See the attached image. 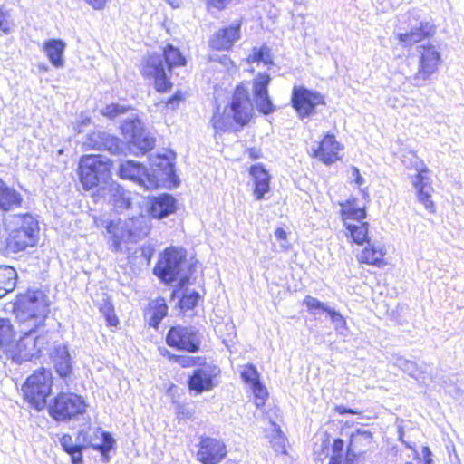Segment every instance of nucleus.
Listing matches in <instances>:
<instances>
[{"label": "nucleus", "mask_w": 464, "mask_h": 464, "mask_svg": "<svg viewBox=\"0 0 464 464\" xmlns=\"http://www.w3.org/2000/svg\"><path fill=\"white\" fill-rule=\"evenodd\" d=\"M440 63L441 56L436 46L420 45L415 55L407 57L401 72L411 85L421 87L433 79Z\"/></svg>", "instance_id": "nucleus-1"}, {"label": "nucleus", "mask_w": 464, "mask_h": 464, "mask_svg": "<svg viewBox=\"0 0 464 464\" xmlns=\"http://www.w3.org/2000/svg\"><path fill=\"white\" fill-rule=\"evenodd\" d=\"M253 105L249 98L248 91L242 85H238L232 96L229 109L223 112L217 108L211 119V124L217 132L226 130L233 125V122L240 125L246 124L252 116Z\"/></svg>", "instance_id": "nucleus-2"}, {"label": "nucleus", "mask_w": 464, "mask_h": 464, "mask_svg": "<svg viewBox=\"0 0 464 464\" xmlns=\"http://www.w3.org/2000/svg\"><path fill=\"white\" fill-rule=\"evenodd\" d=\"M47 295L41 290L28 291L17 296L13 311L22 324L29 323V325L37 328L49 312Z\"/></svg>", "instance_id": "nucleus-3"}, {"label": "nucleus", "mask_w": 464, "mask_h": 464, "mask_svg": "<svg viewBox=\"0 0 464 464\" xmlns=\"http://www.w3.org/2000/svg\"><path fill=\"white\" fill-rule=\"evenodd\" d=\"M7 227L9 235L6 248L12 253H18L33 246L37 241L38 222L30 214L10 217Z\"/></svg>", "instance_id": "nucleus-4"}, {"label": "nucleus", "mask_w": 464, "mask_h": 464, "mask_svg": "<svg viewBox=\"0 0 464 464\" xmlns=\"http://www.w3.org/2000/svg\"><path fill=\"white\" fill-rule=\"evenodd\" d=\"M402 163L406 168L417 171L416 174L411 176V182L416 191L417 199L430 213H434L435 205L431 200L434 188L429 177L430 169L423 160L411 151L403 155Z\"/></svg>", "instance_id": "nucleus-5"}, {"label": "nucleus", "mask_w": 464, "mask_h": 464, "mask_svg": "<svg viewBox=\"0 0 464 464\" xmlns=\"http://www.w3.org/2000/svg\"><path fill=\"white\" fill-rule=\"evenodd\" d=\"M110 160L102 155H85L79 162L80 180L86 190L107 184L111 178Z\"/></svg>", "instance_id": "nucleus-6"}, {"label": "nucleus", "mask_w": 464, "mask_h": 464, "mask_svg": "<svg viewBox=\"0 0 464 464\" xmlns=\"http://www.w3.org/2000/svg\"><path fill=\"white\" fill-rule=\"evenodd\" d=\"M51 391L52 372L44 368H41L30 375L22 387L24 399L38 411L44 408Z\"/></svg>", "instance_id": "nucleus-7"}, {"label": "nucleus", "mask_w": 464, "mask_h": 464, "mask_svg": "<svg viewBox=\"0 0 464 464\" xmlns=\"http://www.w3.org/2000/svg\"><path fill=\"white\" fill-rule=\"evenodd\" d=\"M82 397L72 392H60L49 406V414L56 421L75 420L86 411Z\"/></svg>", "instance_id": "nucleus-8"}, {"label": "nucleus", "mask_w": 464, "mask_h": 464, "mask_svg": "<svg viewBox=\"0 0 464 464\" xmlns=\"http://www.w3.org/2000/svg\"><path fill=\"white\" fill-rule=\"evenodd\" d=\"M35 328L24 330V335L13 345L8 358L16 363L24 361H30L33 358L39 357L45 345L48 343L46 335H35Z\"/></svg>", "instance_id": "nucleus-9"}, {"label": "nucleus", "mask_w": 464, "mask_h": 464, "mask_svg": "<svg viewBox=\"0 0 464 464\" xmlns=\"http://www.w3.org/2000/svg\"><path fill=\"white\" fill-rule=\"evenodd\" d=\"M184 261L185 256L181 250L173 247L168 248L155 267V274L168 284L178 279L183 283L186 277L180 276V272Z\"/></svg>", "instance_id": "nucleus-10"}, {"label": "nucleus", "mask_w": 464, "mask_h": 464, "mask_svg": "<svg viewBox=\"0 0 464 464\" xmlns=\"http://www.w3.org/2000/svg\"><path fill=\"white\" fill-rule=\"evenodd\" d=\"M123 134L130 136V150L135 154H144L153 149L155 138L143 129V124L138 118H128L121 123Z\"/></svg>", "instance_id": "nucleus-11"}, {"label": "nucleus", "mask_w": 464, "mask_h": 464, "mask_svg": "<svg viewBox=\"0 0 464 464\" xmlns=\"http://www.w3.org/2000/svg\"><path fill=\"white\" fill-rule=\"evenodd\" d=\"M291 102L300 118L308 117L315 113L317 105L324 104V97L316 91L304 86H294Z\"/></svg>", "instance_id": "nucleus-12"}, {"label": "nucleus", "mask_w": 464, "mask_h": 464, "mask_svg": "<svg viewBox=\"0 0 464 464\" xmlns=\"http://www.w3.org/2000/svg\"><path fill=\"white\" fill-rule=\"evenodd\" d=\"M141 72L146 78L154 81V87L157 92H165L172 87L162 57L160 54L148 55L142 62Z\"/></svg>", "instance_id": "nucleus-13"}, {"label": "nucleus", "mask_w": 464, "mask_h": 464, "mask_svg": "<svg viewBox=\"0 0 464 464\" xmlns=\"http://www.w3.org/2000/svg\"><path fill=\"white\" fill-rule=\"evenodd\" d=\"M151 169L147 177L146 189H154L159 188L162 183L172 182L176 179L174 164L166 155H156L150 158Z\"/></svg>", "instance_id": "nucleus-14"}, {"label": "nucleus", "mask_w": 464, "mask_h": 464, "mask_svg": "<svg viewBox=\"0 0 464 464\" xmlns=\"http://www.w3.org/2000/svg\"><path fill=\"white\" fill-rule=\"evenodd\" d=\"M201 343L200 334L193 327L175 326L167 335V343L171 347L196 353L199 350Z\"/></svg>", "instance_id": "nucleus-15"}, {"label": "nucleus", "mask_w": 464, "mask_h": 464, "mask_svg": "<svg viewBox=\"0 0 464 464\" xmlns=\"http://www.w3.org/2000/svg\"><path fill=\"white\" fill-rule=\"evenodd\" d=\"M227 455L225 444L214 438L204 437L199 442L197 459L203 464H218Z\"/></svg>", "instance_id": "nucleus-16"}, {"label": "nucleus", "mask_w": 464, "mask_h": 464, "mask_svg": "<svg viewBox=\"0 0 464 464\" xmlns=\"http://www.w3.org/2000/svg\"><path fill=\"white\" fill-rule=\"evenodd\" d=\"M218 372L219 370L217 367L204 363L189 376L188 388L197 393L211 391L215 387L214 379Z\"/></svg>", "instance_id": "nucleus-17"}, {"label": "nucleus", "mask_w": 464, "mask_h": 464, "mask_svg": "<svg viewBox=\"0 0 464 464\" xmlns=\"http://www.w3.org/2000/svg\"><path fill=\"white\" fill-rule=\"evenodd\" d=\"M375 448L372 434L371 431L357 429L350 435V441L347 450L348 460L363 457L367 452L372 451Z\"/></svg>", "instance_id": "nucleus-18"}, {"label": "nucleus", "mask_w": 464, "mask_h": 464, "mask_svg": "<svg viewBox=\"0 0 464 464\" xmlns=\"http://www.w3.org/2000/svg\"><path fill=\"white\" fill-rule=\"evenodd\" d=\"M267 73H258L253 82L255 102L259 111L269 114L274 111V105L268 96L267 87L270 82Z\"/></svg>", "instance_id": "nucleus-19"}, {"label": "nucleus", "mask_w": 464, "mask_h": 464, "mask_svg": "<svg viewBox=\"0 0 464 464\" xmlns=\"http://www.w3.org/2000/svg\"><path fill=\"white\" fill-rule=\"evenodd\" d=\"M108 234L111 235V246L114 251H119L121 242L131 241L129 232V219L111 220L106 227Z\"/></svg>", "instance_id": "nucleus-20"}, {"label": "nucleus", "mask_w": 464, "mask_h": 464, "mask_svg": "<svg viewBox=\"0 0 464 464\" xmlns=\"http://www.w3.org/2000/svg\"><path fill=\"white\" fill-rule=\"evenodd\" d=\"M341 150L342 147L336 141L335 137L327 134L320 142L318 149L314 150V157L325 164H332L340 159L338 154Z\"/></svg>", "instance_id": "nucleus-21"}, {"label": "nucleus", "mask_w": 464, "mask_h": 464, "mask_svg": "<svg viewBox=\"0 0 464 464\" xmlns=\"http://www.w3.org/2000/svg\"><path fill=\"white\" fill-rule=\"evenodd\" d=\"M239 25L223 28L213 34L209 44L216 50H228L239 39Z\"/></svg>", "instance_id": "nucleus-22"}, {"label": "nucleus", "mask_w": 464, "mask_h": 464, "mask_svg": "<svg viewBox=\"0 0 464 464\" xmlns=\"http://www.w3.org/2000/svg\"><path fill=\"white\" fill-rule=\"evenodd\" d=\"M120 176L122 179H127L137 182L140 186L146 188L147 177H149V170L141 164L134 160H127L120 166Z\"/></svg>", "instance_id": "nucleus-23"}, {"label": "nucleus", "mask_w": 464, "mask_h": 464, "mask_svg": "<svg viewBox=\"0 0 464 464\" xmlns=\"http://www.w3.org/2000/svg\"><path fill=\"white\" fill-rule=\"evenodd\" d=\"M433 33V25L429 22H420L419 25L412 28L410 32L399 33L398 40L404 47L411 46L422 39L428 37Z\"/></svg>", "instance_id": "nucleus-24"}, {"label": "nucleus", "mask_w": 464, "mask_h": 464, "mask_svg": "<svg viewBox=\"0 0 464 464\" xmlns=\"http://www.w3.org/2000/svg\"><path fill=\"white\" fill-rule=\"evenodd\" d=\"M175 198L169 194H161L153 198L150 206V215L156 218H163L176 209Z\"/></svg>", "instance_id": "nucleus-25"}, {"label": "nucleus", "mask_w": 464, "mask_h": 464, "mask_svg": "<svg viewBox=\"0 0 464 464\" xmlns=\"http://www.w3.org/2000/svg\"><path fill=\"white\" fill-rule=\"evenodd\" d=\"M22 201L21 194L0 179V210L10 211L20 207Z\"/></svg>", "instance_id": "nucleus-26"}, {"label": "nucleus", "mask_w": 464, "mask_h": 464, "mask_svg": "<svg viewBox=\"0 0 464 464\" xmlns=\"http://www.w3.org/2000/svg\"><path fill=\"white\" fill-rule=\"evenodd\" d=\"M249 172L254 179V194L256 199L260 200L269 190L270 176L261 165L252 166Z\"/></svg>", "instance_id": "nucleus-27"}, {"label": "nucleus", "mask_w": 464, "mask_h": 464, "mask_svg": "<svg viewBox=\"0 0 464 464\" xmlns=\"http://www.w3.org/2000/svg\"><path fill=\"white\" fill-rule=\"evenodd\" d=\"M168 314V305L164 298L160 297L151 301L145 312V317L149 324L157 328L162 319Z\"/></svg>", "instance_id": "nucleus-28"}, {"label": "nucleus", "mask_w": 464, "mask_h": 464, "mask_svg": "<svg viewBox=\"0 0 464 464\" xmlns=\"http://www.w3.org/2000/svg\"><path fill=\"white\" fill-rule=\"evenodd\" d=\"M66 44L60 39H50L44 44V51L51 63L55 67L63 66V54Z\"/></svg>", "instance_id": "nucleus-29"}, {"label": "nucleus", "mask_w": 464, "mask_h": 464, "mask_svg": "<svg viewBox=\"0 0 464 464\" xmlns=\"http://www.w3.org/2000/svg\"><path fill=\"white\" fill-rule=\"evenodd\" d=\"M341 214L343 221L345 225L348 223L360 224L363 223L362 219L365 218L366 213L364 208L355 206V199L347 200L341 205Z\"/></svg>", "instance_id": "nucleus-30"}, {"label": "nucleus", "mask_w": 464, "mask_h": 464, "mask_svg": "<svg viewBox=\"0 0 464 464\" xmlns=\"http://www.w3.org/2000/svg\"><path fill=\"white\" fill-rule=\"evenodd\" d=\"M93 437H90L88 446L100 450L103 456L113 448L114 439L108 432L96 429L93 432Z\"/></svg>", "instance_id": "nucleus-31"}, {"label": "nucleus", "mask_w": 464, "mask_h": 464, "mask_svg": "<svg viewBox=\"0 0 464 464\" xmlns=\"http://www.w3.org/2000/svg\"><path fill=\"white\" fill-rule=\"evenodd\" d=\"M14 332L8 319L0 318V349L8 357L14 344Z\"/></svg>", "instance_id": "nucleus-32"}, {"label": "nucleus", "mask_w": 464, "mask_h": 464, "mask_svg": "<svg viewBox=\"0 0 464 464\" xmlns=\"http://www.w3.org/2000/svg\"><path fill=\"white\" fill-rule=\"evenodd\" d=\"M16 271L9 266H0V298L12 292L16 286Z\"/></svg>", "instance_id": "nucleus-33"}, {"label": "nucleus", "mask_w": 464, "mask_h": 464, "mask_svg": "<svg viewBox=\"0 0 464 464\" xmlns=\"http://www.w3.org/2000/svg\"><path fill=\"white\" fill-rule=\"evenodd\" d=\"M54 367L61 377H68L72 372V362L69 352L65 346L56 349L54 355Z\"/></svg>", "instance_id": "nucleus-34"}, {"label": "nucleus", "mask_w": 464, "mask_h": 464, "mask_svg": "<svg viewBox=\"0 0 464 464\" xmlns=\"http://www.w3.org/2000/svg\"><path fill=\"white\" fill-rule=\"evenodd\" d=\"M384 255L385 252L382 247L370 246L369 247L367 246L362 251V253L358 256V260L360 263H364L381 267L385 264L383 260Z\"/></svg>", "instance_id": "nucleus-35"}, {"label": "nucleus", "mask_w": 464, "mask_h": 464, "mask_svg": "<svg viewBox=\"0 0 464 464\" xmlns=\"http://www.w3.org/2000/svg\"><path fill=\"white\" fill-rule=\"evenodd\" d=\"M60 444L63 450L71 456L73 464L82 463V446L77 444L76 441L73 442L71 435L63 434L60 438Z\"/></svg>", "instance_id": "nucleus-36"}, {"label": "nucleus", "mask_w": 464, "mask_h": 464, "mask_svg": "<svg viewBox=\"0 0 464 464\" xmlns=\"http://www.w3.org/2000/svg\"><path fill=\"white\" fill-rule=\"evenodd\" d=\"M150 227L147 224V218L144 216H139L129 218V232L132 242L146 236Z\"/></svg>", "instance_id": "nucleus-37"}, {"label": "nucleus", "mask_w": 464, "mask_h": 464, "mask_svg": "<svg viewBox=\"0 0 464 464\" xmlns=\"http://www.w3.org/2000/svg\"><path fill=\"white\" fill-rule=\"evenodd\" d=\"M163 57L168 65V72L176 66H183L186 63L185 57L181 54L180 51L174 47L172 44H167L163 48Z\"/></svg>", "instance_id": "nucleus-38"}, {"label": "nucleus", "mask_w": 464, "mask_h": 464, "mask_svg": "<svg viewBox=\"0 0 464 464\" xmlns=\"http://www.w3.org/2000/svg\"><path fill=\"white\" fill-rule=\"evenodd\" d=\"M346 229L349 231L351 237L353 240L358 244L362 245L365 241H367L368 238V223H348V225H345Z\"/></svg>", "instance_id": "nucleus-39"}, {"label": "nucleus", "mask_w": 464, "mask_h": 464, "mask_svg": "<svg viewBox=\"0 0 464 464\" xmlns=\"http://www.w3.org/2000/svg\"><path fill=\"white\" fill-rule=\"evenodd\" d=\"M248 63H263L266 66L273 65V58L271 50L267 46H262L261 48H254L252 54L247 58Z\"/></svg>", "instance_id": "nucleus-40"}, {"label": "nucleus", "mask_w": 464, "mask_h": 464, "mask_svg": "<svg viewBox=\"0 0 464 464\" xmlns=\"http://www.w3.org/2000/svg\"><path fill=\"white\" fill-rule=\"evenodd\" d=\"M111 190H115V194L113 195V206L117 211H121L123 209H128L130 205V198L125 194L124 189L120 187L118 184H111Z\"/></svg>", "instance_id": "nucleus-41"}, {"label": "nucleus", "mask_w": 464, "mask_h": 464, "mask_svg": "<svg viewBox=\"0 0 464 464\" xmlns=\"http://www.w3.org/2000/svg\"><path fill=\"white\" fill-rule=\"evenodd\" d=\"M107 132L105 131H94L88 135L83 145L88 149H93L97 150H102L104 140L106 139Z\"/></svg>", "instance_id": "nucleus-42"}, {"label": "nucleus", "mask_w": 464, "mask_h": 464, "mask_svg": "<svg viewBox=\"0 0 464 464\" xmlns=\"http://www.w3.org/2000/svg\"><path fill=\"white\" fill-rule=\"evenodd\" d=\"M123 143L118 138L107 133L102 150H108L111 154H119L122 151Z\"/></svg>", "instance_id": "nucleus-43"}, {"label": "nucleus", "mask_w": 464, "mask_h": 464, "mask_svg": "<svg viewBox=\"0 0 464 464\" xmlns=\"http://www.w3.org/2000/svg\"><path fill=\"white\" fill-rule=\"evenodd\" d=\"M394 365L401 369L404 372L408 373L410 376L417 379V365L415 362L406 360L402 357H397L394 361Z\"/></svg>", "instance_id": "nucleus-44"}, {"label": "nucleus", "mask_w": 464, "mask_h": 464, "mask_svg": "<svg viewBox=\"0 0 464 464\" xmlns=\"http://www.w3.org/2000/svg\"><path fill=\"white\" fill-rule=\"evenodd\" d=\"M172 359L182 367H190L194 365L202 366L205 363V359L199 356L176 355L173 356Z\"/></svg>", "instance_id": "nucleus-45"}, {"label": "nucleus", "mask_w": 464, "mask_h": 464, "mask_svg": "<svg viewBox=\"0 0 464 464\" xmlns=\"http://www.w3.org/2000/svg\"><path fill=\"white\" fill-rule=\"evenodd\" d=\"M240 374L244 382L249 385H252L260 381L259 373L256 368L252 364L244 366Z\"/></svg>", "instance_id": "nucleus-46"}, {"label": "nucleus", "mask_w": 464, "mask_h": 464, "mask_svg": "<svg viewBox=\"0 0 464 464\" xmlns=\"http://www.w3.org/2000/svg\"><path fill=\"white\" fill-rule=\"evenodd\" d=\"M251 386L253 394L255 395V404L257 408L262 407L265 404L266 398L267 396L266 389L261 384L260 381Z\"/></svg>", "instance_id": "nucleus-47"}, {"label": "nucleus", "mask_w": 464, "mask_h": 464, "mask_svg": "<svg viewBox=\"0 0 464 464\" xmlns=\"http://www.w3.org/2000/svg\"><path fill=\"white\" fill-rule=\"evenodd\" d=\"M199 299V295L195 291H186L180 300V306L182 309L189 310L194 308Z\"/></svg>", "instance_id": "nucleus-48"}, {"label": "nucleus", "mask_w": 464, "mask_h": 464, "mask_svg": "<svg viewBox=\"0 0 464 464\" xmlns=\"http://www.w3.org/2000/svg\"><path fill=\"white\" fill-rule=\"evenodd\" d=\"M304 304L306 305L308 311L315 314V310H320L327 313V310H330L329 306H326L323 302L319 301L317 298L313 296H306L304 299Z\"/></svg>", "instance_id": "nucleus-49"}, {"label": "nucleus", "mask_w": 464, "mask_h": 464, "mask_svg": "<svg viewBox=\"0 0 464 464\" xmlns=\"http://www.w3.org/2000/svg\"><path fill=\"white\" fill-rule=\"evenodd\" d=\"M327 314H329L332 323L334 324L336 331L342 332L347 328L346 321L340 313L330 308V310H327Z\"/></svg>", "instance_id": "nucleus-50"}, {"label": "nucleus", "mask_w": 464, "mask_h": 464, "mask_svg": "<svg viewBox=\"0 0 464 464\" xmlns=\"http://www.w3.org/2000/svg\"><path fill=\"white\" fill-rule=\"evenodd\" d=\"M130 108H126L124 106H121V105H119V104H110V105H107L102 111V113L104 115V116H107L108 118L110 119H114L116 117H118L119 115L121 114H123L125 113V111L127 110H129Z\"/></svg>", "instance_id": "nucleus-51"}, {"label": "nucleus", "mask_w": 464, "mask_h": 464, "mask_svg": "<svg viewBox=\"0 0 464 464\" xmlns=\"http://www.w3.org/2000/svg\"><path fill=\"white\" fill-rule=\"evenodd\" d=\"M275 430H276L277 434L274 437V439L271 440L272 447L276 452H285V438L283 435L282 431L280 430L278 426H275Z\"/></svg>", "instance_id": "nucleus-52"}, {"label": "nucleus", "mask_w": 464, "mask_h": 464, "mask_svg": "<svg viewBox=\"0 0 464 464\" xmlns=\"http://www.w3.org/2000/svg\"><path fill=\"white\" fill-rule=\"evenodd\" d=\"M349 179L354 181L357 187L361 188L365 183L364 178L360 174L358 168L352 166L350 168Z\"/></svg>", "instance_id": "nucleus-53"}, {"label": "nucleus", "mask_w": 464, "mask_h": 464, "mask_svg": "<svg viewBox=\"0 0 464 464\" xmlns=\"http://www.w3.org/2000/svg\"><path fill=\"white\" fill-rule=\"evenodd\" d=\"M9 14L0 9V30L4 33L8 34L10 32V21Z\"/></svg>", "instance_id": "nucleus-54"}, {"label": "nucleus", "mask_w": 464, "mask_h": 464, "mask_svg": "<svg viewBox=\"0 0 464 464\" xmlns=\"http://www.w3.org/2000/svg\"><path fill=\"white\" fill-rule=\"evenodd\" d=\"M90 437L91 436H88L84 430H80L78 432V435L76 437V442L77 444H80V446H82V450L83 448L89 447L88 442L90 441Z\"/></svg>", "instance_id": "nucleus-55"}, {"label": "nucleus", "mask_w": 464, "mask_h": 464, "mask_svg": "<svg viewBox=\"0 0 464 464\" xmlns=\"http://www.w3.org/2000/svg\"><path fill=\"white\" fill-rule=\"evenodd\" d=\"M343 447H344L343 440H342V439H335L334 440L333 446H332L333 452H334L333 456H341L342 457V451L343 450Z\"/></svg>", "instance_id": "nucleus-56"}, {"label": "nucleus", "mask_w": 464, "mask_h": 464, "mask_svg": "<svg viewBox=\"0 0 464 464\" xmlns=\"http://www.w3.org/2000/svg\"><path fill=\"white\" fill-rule=\"evenodd\" d=\"M91 122V119L88 116L81 115L80 119L75 123L74 129L79 133L82 131V127L89 125Z\"/></svg>", "instance_id": "nucleus-57"}, {"label": "nucleus", "mask_w": 464, "mask_h": 464, "mask_svg": "<svg viewBox=\"0 0 464 464\" xmlns=\"http://www.w3.org/2000/svg\"><path fill=\"white\" fill-rule=\"evenodd\" d=\"M95 10H102L106 5V0H82Z\"/></svg>", "instance_id": "nucleus-58"}, {"label": "nucleus", "mask_w": 464, "mask_h": 464, "mask_svg": "<svg viewBox=\"0 0 464 464\" xmlns=\"http://www.w3.org/2000/svg\"><path fill=\"white\" fill-rule=\"evenodd\" d=\"M111 309L110 307L107 308L105 313L106 321L110 325H116L118 323V319L114 314H111Z\"/></svg>", "instance_id": "nucleus-59"}, {"label": "nucleus", "mask_w": 464, "mask_h": 464, "mask_svg": "<svg viewBox=\"0 0 464 464\" xmlns=\"http://www.w3.org/2000/svg\"><path fill=\"white\" fill-rule=\"evenodd\" d=\"M335 411L341 414V415H344V414H358L359 412L353 410V409H348L344 406H342V405H339V406H336L335 407Z\"/></svg>", "instance_id": "nucleus-60"}, {"label": "nucleus", "mask_w": 464, "mask_h": 464, "mask_svg": "<svg viewBox=\"0 0 464 464\" xmlns=\"http://www.w3.org/2000/svg\"><path fill=\"white\" fill-rule=\"evenodd\" d=\"M275 236L277 240L286 242L287 234L283 228H281V227L277 228L275 232Z\"/></svg>", "instance_id": "nucleus-61"}, {"label": "nucleus", "mask_w": 464, "mask_h": 464, "mask_svg": "<svg viewBox=\"0 0 464 464\" xmlns=\"http://www.w3.org/2000/svg\"><path fill=\"white\" fill-rule=\"evenodd\" d=\"M249 157L256 160L260 157V150L256 148H251L248 150Z\"/></svg>", "instance_id": "nucleus-62"}, {"label": "nucleus", "mask_w": 464, "mask_h": 464, "mask_svg": "<svg viewBox=\"0 0 464 464\" xmlns=\"http://www.w3.org/2000/svg\"><path fill=\"white\" fill-rule=\"evenodd\" d=\"M220 63H223L227 69H229V65H233V62L227 56L223 55L220 60Z\"/></svg>", "instance_id": "nucleus-63"}, {"label": "nucleus", "mask_w": 464, "mask_h": 464, "mask_svg": "<svg viewBox=\"0 0 464 464\" xmlns=\"http://www.w3.org/2000/svg\"><path fill=\"white\" fill-rule=\"evenodd\" d=\"M342 457L341 456H332L328 464H341Z\"/></svg>", "instance_id": "nucleus-64"}]
</instances>
